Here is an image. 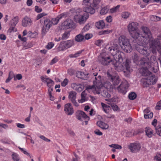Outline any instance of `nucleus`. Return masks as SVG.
<instances>
[{
    "label": "nucleus",
    "instance_id": "nucleus-48",
    "mask_svg": "<svg viewBox=\"0 0 161 161\" xmlns=\"http://www.w3.org/2000/svg\"><path fill=\"white\" fill-rule=\"evenodd\" d=\"M153 117V113H150L147 114H145L144 117L145 119L151 118Z\"/></svg>",
    "mask_w": 161,
    "mask_h": 161
},
{
    "label": "nucleus",
    "instance_id": "nucleus-62",
    "mask_svg": "<svg viewBox=\"0 0 161 161\" xmlns=\"http://www.w3.org/2000/svg\"><path fill=\"white\" fill-rule=\"evenodd\" d=\"M80 11V9H75V8H72L70 12L72 13L77 14V12H79Z\"/></svg>",
    "mask_w": 161,
    "mask_h": 161
},
{
    "label": "nucleus",
    "instance_id": "nucleus-12",
    "mask_svg": "<svg viewBox=\"0 0 161 161\" xmlns=\"http://www.w3.org/2000/svg\"><path fill=\"white\" fill-rule=\"evenodd\" d=\"M151 61L147 57H143L138 61V64L141 66H145L147 68L149 67V64H151Z\"/></svg>",
    "mask_w": 161,
    "mask_h": 161
},
{
    "label": "nucleus",
    "instance_id": "nucleus-45",
    "mask_svg": "<svg viewBox=\"0 0 161 161\" xmlns=\"http://www.w3.org/2000/svg\"><path fill=\"white\" fill-rule=\"evenodd\" d=\"M161 154L157 153L156 155L154 157V160L156 161H161Z\"/></svg>",
    "mask_w": 161,
    "mask_h": 161
},
{
    "label": "nucleus",
    "instance_id": "nucleus-18",
    "mask_svg": "<svg viewBox=\"0 0 161 161\" xmlns=\"http://www.w3.org/2000/svg\"><path fill=\"white\" fill-rule=\"evenodd\" d=\"M76 95V93L75 92H70L69 93V98L74 106L76 107H78L79 106V104L75 100Z\"/></svg>",
    "mask_w": 161,
    "mask_h": 161
},
{
    "label": "nucleus",
    "instance_id": "nucleus-37",
    "mask_svg": "<svg viewBox=\"0 0 161 161\" xmlns=\"http://www.w3.org/2000/svg\"><path fill=\"white\" fill-rule=\"evenodd\" d=\"M101 94L102 96L107 98H109L110 97V95L108 93L106 90H104L102 92Z\"/></svg>",
    "mask_w": 161,
    "mask_h": 161
},
{
    "label": "nucleus",
    "instance_id": "nucleus-2",
    "mask_svg": "<svg viewBox=\"0 0 161 161\" xmlns=\"http://www.w3.org/2000/svg\"><path fill=\"white\" fill-rule=\"evenodd\" d=\"M154 39H151L150 41L145 40L143 41H142L143 39H140L141 42L139 43V45L136 47V50L143 55L146 57L149 56L151 51H152L150 48V42Z\"/></svg>",
    "mask_w": 161,
    "mask_h": 161
},
{
    "label": "nucleus",
    "instance_id": "nucleus-44",
    "mask_svg": "<svg viewBox=\"0 0 161 161\" xmlns=\"http://www.w3.org/2000/svg\"><path fill=\"white\" fill-rule=\"evenodd\" d=\"M155 129L157 134L161 136V127L160 126H157L156 128Z\"/></svg>",
    "mask_w": 161,
    "mask_h": 161
},
{
    "label": "nucleus",
    "instance_id": "nucleus-11",
    "mask_svg": "<svg viewBox=\"0 0 161 161\" xmlns=\"http://www.w3.org/2000/svg\"><path fill=\"white\" fill-rule=\"evenodd\" d=\"M87 18L88 17H86L85 15L77 14L74 15L73 19L75 22L81 24L86 22Z\"/></svg>",
    "mask_w": 161,
    "mask_h": 161
},
{
    "label": "nucleus",
    "instance_id": "nucleus-26",
    "mask_svg": "<svg viewBox=\"0 0 161 161\" xmlns=\"http://www.w3.org/2000/svg\"><path fill=\"white\" fill-rule=\"evenodd\" d=\"M62 44L64 48H68L74 45V41L73 40H69L63 42Z\"/></svg>",
    "mask_w": 161,
    "mask_h": 161
},
{
    "label": "nucleus",
    "instance_id": "nucleus-41",
    "mask_svg": "<svg viewBox=\"0 0 161 161\" xmlns=\"http://www.w3.org/2000/svg\"><path fill=\"white\" fill-rule=\"evenodd\" d=\"M109 146L111 147H113L118 149H120L122 148V147L120 145L116 144H112L109 145Z\"/></svg>",
    "mask_w": 161,
    "mask_h": 161
},
{
    "label": "nucleus",
    "instance_id": "nucleus-49",
    "mask_svg": "<svg viewBox=\"0 0 161 161\" xmlns=\"http://www.w3.org/2000/svg\"><path fill=\"white\" fill-rule=\"evenodd\" d=\"M110 32V31H109L108 30H107L100 31L99 32V35H105L108 34Z\"/></svg>",
    "mask_w": 161,
    "mask_h": 161
},
{
    "label": "nucleus",
    "instance_id": "nucleus-57",
    "mask_svg": "<svg viewBox=\"0 0 161 161\" xmlns=\"http://www.w3.org/2000/svg\"><path fill=\"white\" fill-rule=\"evenodd\" d=\"M22 76L21 74H18L14 76V80H16V79L20 80L22 78Z\"/></svg>",
    "mask_w": 161,
    "mask_h": 161
},
{
    "label": "nucleus",
    "instance_id": "nucleus-19",
    "mask_svg": "<svg viewBox=\"0 0 161 161\" xmlns=\"http://www.w3.org/2000/svg\"><path fill=\"white\" fill-rule=\"evenodd\" d=\"M155 58L154 56H152L150 58V60L151 61V64H149V67H148L147 68H149L150 69L153 71L154 73H156L157 71V69L155 68L154 64H157V62L155 60Z\"/></svg>",
    "mask_w": 161,
    "mask_h": 161
},
{
    "label": "nucleus",
    "instance_id": "nucleus-24",
    "mask_svg": "<svg viewBox=\"0 0 161 161\" xmlns=\"http://www.w3.org/2000/svg\"><path fill=\"white\" fill-rule=\"evenodd\" d=\"M86 6L83 8V10L84 11L91 14H93L95 13V9L92 5H88Z\"/></svg>",
    "mask_w": 161,
    "mask_h": 161
},
{
    "label": "nucleus",
    "instance_id": "nucleus-59",
    "mask_svg": "<svg viewBox=\"0 0 161 161\" xmlns=\"http://www.w3.org/2000/svg\"><path fill=\"white\" fill-rule=\"evenodd\" d=\"M68 80L67 79H65L61 83V86H65L68 82Z\"/></svg>",
    "mask_w": 161,
    "mask_h": 161
},
{
    "label": "nucleus",
    "instance_id": "nucleus-60",
    "mask_svg": "<svg viewBox=\"0 0 161 161\" xmlns=\"http://www.w3.org/2000/svg\"><path fill=\"white\" fill-rule=\"evenodd\" d=\"M155 109L158 110L161 109V100L157 103V105L155 107Z\"/></svg>",
    "mask_w": 161,
    "mask_h": 161
},
{
    "label": "nucleus",
    "instance_id": "nucleus-16",
    "mask_svg": "<svg viewBox=\"0 0 161 161\" xmlns=\"http://www.w3.org/2000/svg\"><path fill=\"white\" fill-rule=\"evenodd\" d=\"M76 76L81 79L86 80L89 78L90 75L86 72L78 71L76 73Z\"/></svg>",
    "mask_w": 161,
    "mask_h": 161
},
{
    "label": "nucleus",
    "instance_id": "nucleus-10",
    "mask_svg": "<svg viewBox=\"0 0 161 161\" xmlns=\"http://www.w3.org/2000/svg\"><path fill=\"white\" fill-rule=\"evenodd\" d=\"M107 74L109 79L112 82L114 85H117L119 83L120 80L118 75H113L109 72H107Z\"/></svg>",
    "mask_w": 161,
    "mask_h": 161
},
{
    "label": "nucleus",
    "instance_id": "nucleus-38",
    "mask_svg": "<svg viewBox=\"0 0 161 161\" xmlns=\"http://www.w3.org/2000/svg\"><path fill=\"white\" fill-rule=\"evenodd\" d=\"M118 98L117 97L115 96L114 97L110 99H106L105 100L108 101V103H107L108 104H110L111 105V102H116L118 101Z\"/></svg>",
    "mask_w": 161,
    "mask_h": 161
},
{
    "label": "nucleus",
    "instance_id": "nucleus-22",
    "mask_svg": "<svg viewBox=\"0 0 161 161\" xmlns=\"http://www.w3.org/2000/svg\"><path fill=\"white\" fill-rule=\"evenodd\" d=\"M67 15V13H63L58 15L56 18L53 19L52 22V24L54 25L57 24L60 19L63 17H65Z\"/></svg>",
    "mask_w": 161,
    "mask_h": 161
},
{
    "label": "nucleus",
    "instance_id": "nucleus-31",
    "mask_svg": "<svg viewBox=\"0 0 161 161\" xmlns=\"http://www.w3.org/2000/svg\"><path fill=\"white\" fill-rule=\"evenodd\" d=\"M71 87L74 90L79 92H80L82 90V88L80 86V85H78L76 83H72L71 84Z\"/></svg>",
    "mask_w": 161,
    "mask_h": 161
},
{
    "label": "nucleus",
    "instance_id": "nucleus-46",
    "mask_svg": "<svg viewBox=\"0 0 161 161\" xmlns=\"http://www.w3.org/2000/svg\"><path fill=\"white\" fill-rule=\"evenodd\" d=\"M88 100V98L85 97H81V99L78 100V102L79 103H82Z\"/></svg>",
    "mask_w": 161,
    "mask_h": 161
},
{
    "label": "nucleus",
    "instance_id": "nucleus-30",
    "mask_svg": "<svg viewBox=\"0 0 161 161\" xmlns=\"http://www.w3.org/2000/svg\"><path fill=\"white\" fill-rule=\"evenodd\" d=\"M95 26L98 29H102L105 26V24L103 20H100L96 23Z\"/></svg>",
    "mask_w": 161,
    "mask_h": 161
},
{
    "label": "nucleus",
    "instance_id": "nucleus-23",
    "mask_svg": "<svg viewBox=\"0 0 161 161\" xmlns=\"http://www.w3.org/2000/svg\"><path fill=\"white\" fill-rule=\"evenodd\" d=\"M86 6L83 8V10L84 11L91 14H93L95 13V9L92 5H88Z\"/></svg>",
    "mask_w": 161,
    "mask_h": 161
},
{
    "label": "nucleus",
    "instance_id": "nucleus-8",
    "mask_svg": "<svg viewBox=\"0 0 161 161\" xmlns=\"http://www.w3.org/2000/svg\"><path fill=\"white\" fill-rule=\"evenodd\" d=\"M141 29L142 30V33L140 34L139 39L138 40L140 41V38L142 37L143 38V41L145 40L150 41L152 38V35L150 30L146 27L142 26L141 27Z\"/></svg>",
    "mask_w": 161,
    "mask_h": 161
},
{
    "label": "nucleus",
    "instance_id": "nucleus-5",
    "mask_svg": "<svg viewBox=\"0 0 161 161\" xmlns=\"http://www.w3.org/2000/svg\"><path fill=\"white\" fill-rule=\"evenodd\" d=\"M98 78V84H96L95 85L88 86L86 87V90L89 92H92L94 94H99L101 88L103 86L102 83L101 82V76L99 75L97 77Z\"/></svg>",
    "mask_w": 161,
    "mask_h": 161
},
{
    "label": "nucleus",
    "instance_id": "nucleus-40",
    "mask_svg": "<svg viewBox=\"0 0 161 161\" xmlns=\"http://www.w3.org/2000/svg\"><path fill=\"white\" fill-rule=\"evenodd\" d=\"M128 97L130 99L134 100L136 98V95L135 92H131L129 94Z\"/></svg>",
    "mask_w": 161,
    "mask_h": 161
},
{
    "label": "nucleus",
    "instance_id": "nucleus-1",
    "mask_svg": "<svg viewBox=\"0 0 161 161\" xmlns=\"http://www.w3.org/2000/svg\"><path fill=\"white\" fill-rule=\"evenodd\" d=\"M119 47L117 44L113 43L111 47L107 46L106 48H108V52L114 57V59L113 60H115L116 63L114 64L115 69L118 71H123L126 77H129L131 70L130 61L128 59L124 58V53L118 50Z\"/></svg>",
    "mask_w": 161,
    "mask_h": 161
},
{
    "label": "nucleus",
    "instance_id": "nucleus-14",
    "mask_svg": "<svg viewBox=\"0 0 161 161\" xmlns=\"http://www.w3.org/2000/svg\"><path fill=\"white\" fill-rule=\"evenodd\" d=\"M128 87L126 81L122 82L121 84L118 87V92L123 94H125L127 90Z\"/></svg>",
    "mask_w": 161,
    "mask_h": 161
},
{
    "label": "nucleus",
    "instance_id": "nucleus-27",
    "mask_svg": "<svg viewBox=\"0 0 161 161\" xmlns=\"http://www.w3.org/2000/svg\"><path fill=\"white\" fill-rule=\"evenodd\" d=\"M98 126L103 129H107L108 128V125L102 121H98L97 123Z\"/></svg>",
    "mask_w": 161,
    "mask_h": 161
},
{
    "label": "nucleus",
    "instance_id": "nucleus-36",
    "mask_svg": "<svg viewBox=\"0 0 161 161\" xmlns=\"http://www.w3.org/2000/svg\"><path fill=\"white\" fill-rule=\"evenodd\" d=\"M101 104L104 111L106 113H108L110 107L103 103H101Z\"/></svg>",
    "mask_w": 161,
    "mask_h": 161
},
{
    "label": "nucleus",
    "instance_id": "nucleus-42",
    "mask_svg": "<svg viewBox=\"0 0 161 161\" xmlns=\"http://www.w3.org/2000/svg\"><path fill=\"white\" fill-rule=\"evenodd\" d=\"M28 36L31 38H35L38 35V34L36 32H34L33 33H32L31 31H29L28 32Z\"/></svg>",
    "mask_w": 161,
    "mask_h": 161
},
{
    "label": "nucleus",
    "instance_id": "nucleus-3",
    "mask_svg": "<svg viewBox=\"0 0 161 161\" xmlns=\"http://www.w3.org/2000/svg\"><path fill=\"white\" fill-rule=\"evenodd\" d=\"M138 26V24L135 22L129 24L127 26L128 30L130 36L135 40L139 39L140 36Z\"/></svg>",
    "mask_w": 161,
    "mask_h": 161
},
{
    "label": "nucleus",
    "instance_id": "nucleus-13",
    "mask_svg": "<svg viewBox=\"0 0 161 161\" xmlns=\"http://www.w3.org/2000/svg\"><path fill=\"white\" fill-rule=\"evenodd\" d=\"M75 114L76 118L79 120L82 121L83 119H87L88 120L89 119V117L83 111L78 110L76 112Z\"/></svg>",
    "mask_w": 161,
    "mask_h": 161
},
{
    "label": "nucleus",
    "instance_id": "nucleus-33",
    "mask_svg": "<svg viewBox=\"0 0 161 161\" xmlns=\"http://www.w3.org/2000/svg\"><path fill=\"white\" fill-rule=\"evenodd\" d=\"M102 0H92L91 5L94 8H97L99 7V4Z\"/></svg>",
    "mask_w": 161,
    "mask_h": 161
},
{
    "label": "nucleus",
    "instance_id": "nucleus-64",
    "mask_svg": "<svg viewBox=\"0 0 161 161\" xmlns=\"http://www.w3.org/2000/svg\"><path fill=\"white\" fill-rule=\"evenodd\" d=\"M92 34H86L84 36V38L86 40H88L92 38Z\"/></svg>",
    "mask_w": 161,
    "mask_h": 161
},
{
    "label": "nucleus",
    "instance_id": "nucleus-51",
    "mask_svg": "<svg viewBox=\"0 0 161 161\" xmlns=\"http://www.w3.org/2000/svg\"><path fill=\"white\" fill-rule=\"evenodd\" d=\"M129 14L128 12H125L122 13V17L124 19H127L129 16Z\"/></svg>",
    "mask_w": 161,
    "mask_h": 161
},
{
    "label": "nucleus",
    "instance_id": "nucleus-20",
    "mask_svg": "<svg viewBox=\"0 0 161 161\" xmlns=\"http://www.w3.org/2000/svg\"><path fill=\"white\" fill-rule=\"evenodd\" d=\"M41 79L43 82H46L47 86L50 88L54 84L53 81L49 78H47V76H41Z\"/></svg>",
    "mask_w": 161,
    "mask_h": 161
},
{
    "label": "nucleus",
    "instance_id": "nucleus-55",
    "mask_svg": "<svg viewBox=\"0 0 161 161\" xmlns=\"http://www.w3.org/2000/svg\"><path fill=\"white\" fill-rule=\"evenodd\" d=\"M15 26H13V25H10V27L8 30V32H9L10 33H11L12 31H16L17 29L16 28H15Z\"/></svg>",
    "mask_w": 161,
    "mask_h": 161
},
{
    "label": "nucleus",
    "instance_id": "nucleus-53",
    "mask_svg": "<svg viewBox=\"0 0 161 161\" xmlns=\"http://www.w3.org/2000/svg\"><path fill=\"white\" fill-rule=\"evenodd\" d=\"M18 147L19 148V149L20 150V151L21 152H22L24 154L28 155L30 157H31V156L30 155V154L28 153L26 151H25V149L22 148L20 147Z\"/></svg>",
    "mask_w": 161,
    "mask_h": 161
},
{
    "label": "nucleus",
    "instance_id": "nucleus-17",
    "mask_svg": "<svg viewBox=\"0 0 161 161\" xmlns=\"http://www.w3.org/2000/svg\"><path fill=\"white\" fill-rule=\"evenodd\" d=\"M64 111L68 115H72L74 113V110L71 104L70 103L66 104L64 105Z\"/></svg>",
    "mask_w": 161,
    "mask_h": 161
},
{
    "label": "nucleus",
    "instance_id": "nucleus-15",
    "mask_svg": "<svg viewBox=\"0 0 161 161\" xmlns=\"http://www.w3.org/2000/svg\"><path fill=\"white\" fill-rule=\"evenodd\" d=\"M141 147L139 143H132L129 146V148L132 153H136L138 152Z\"/></svg>",
    "mask_w": 161,
    "mask_h": 161
},
{
    "label": "nucleus",
    "instance_id": "nucleus-52",
    "mask_svg": "<svg viewBox=\"0 0 161 161\" xmlns=\"http://www.w3.org/2000/svg\"><path fill=\"white\" fill-rule=\"evenodd\" d=\"M139 57L137 55V54H134V56L133 57V59L134 60V62L136 64H138V61H139L138 60Z\"/></svg>",
    "mask_w": 161,
    "mask_h": 161
},
{
    "label": "nucleus",
    "instance_id": "nucleus-56",
    "mask_svg": "<svg viewBox=\"0 0 161 161\" xmlns=\"http://www.w3.org/2000/svg\"><path fill=\"white\" fill-rule=\"evenodd\" d=\"M91 0H83L82 4L85 5H91L90 2Z\"/></svg>",
    "mask_w": 161,
    "mask_h": 161
},
{
    "label": "nucleus",
    "instance_id": "nucleus-28",
    "mask_svg": "<svg viewBox=\"0 0 161 161\" xmlns=\"http://www.w3.org/2000/svg\"><path fill=\"white\" fill-rule=\"evenodd\" d=\"M145 132L146 135L149 138L152 137L153 133V130L149 127H146L145 128Z\"/></svg>",
    "mask_w": 161,
    "mask_h": 161
},
{
    "label": "nucleus",
    "instance_id": "nucleus-6",
    "mask_svg": "<svg viewBox=\"0 0 161 161\" xmlns=\"http://www.w3.org/2000/svg\"><path fill=\"white\" fill-rule=\"evenodd\" d=\"M98 59L101 64L104 65H107L111 63L114 67L115 63H116L115 60H114L111 59L110 57L105 55V53H102L98 57Z\"/></svg>",
    "mask_w": 161,
    "mask_h": 161
},
{
    "label": "nucleus",
    "instance_id": "nucleus-50",
    "mask_svg": "<svg viewBox=\"0 0 161 161\" xmlns=\"http://www.w3.org/2000/svg\"><path fill=\"white\" fill-rule=\"evenodd\" d=\"M69 33L67 32H65L63 34L62 37V39L63 40H64L67 39L69 36Z\"/></svg>",
    "mask_w": 161,
    "mask_h": 161
},
{
    "label": "nucleus",
    "instance_id": "nucleus-4",
    "mask_svg": "<svg viewBox=\"0 0 161 161\" xmlns=\"http://www.w3.org/2000/svg\"><path fill=\"white\" fill-rule=\"evenodd\" d=\"M119 42L121 48L126 52L130 53L132 51V47L129 40L125 36H120L119 38Z\"/></svg>",
    "mask_w": 161,
    "mask_h": 161
},
{
    "label": "nucleus",
    "instance_id": "nucleus-43",
    "mask_svg": "<svg viewBox=\"0 0 161 161\" xmlns=\"http://www.w3.org/2000/svg\"><path fill=\"white\" fill-rule=\"evenodd\" d=\"M87 158L88 160H89L90 159H91L92 161H97L96 159L94 156L90 154H88L87 155Z\"/></svg>",
    "mask_w": 161,
    "mask_h": 161
},
{
    "label": "nucleus",
    "instance_id": "nucleus-9",
    "mask_svg": "<svg viewBox=\"0 0 161 161\" xmlns=\"http://www.w3.org/2000/svg\"><path fill=\"white\" fill-rule=\"evenodd\" d=\"M44 25L42 29V34H45L52 25V21L48 19L44 20Z\"/></svg>",
    "mask_w": 161,
    "mask_h": 161
},
{
    "label": "nucleus",
    "instance_id": "nucleus-61",
    "mask_svg": "<svg viewBox=\"0 0 161 161\" xmlns=\"http://www.w3.org/2000/svg\"><path fill=\"white\" fill-rule=\"evenodd\" d=\"M39 137L45 141L46 142H50V140L46 138L45 136L43 135H41L39 136Z\"/></svg>",
    "mask_w": 161,
    "mask_h": 161
},
{
    "label": "nucleus",
    "instance_id": "nucleus-39",
    "mask_svg": "<svg viewBox=\"0 0 161 161\" xmlns=\"http://www.w3.org/2000/svg\"><path fill=\"white\" fill-rule=\"evenodd\" d=\"M108 10L109 8L107 6L101 9L100 13L101 14H105L108 13Z\"/></svg>",
    "mask_w": 161,
    "mask_h": 161
},
{
    "label": "nucleus",
    "instance_id": "nucleus-7",
    "mask_svg": "<svg viewBox=\"0 0 161 161\" xmlns=\"http://www.w3.org/2000/svg\"><path fill=\"white\" fill-rule=\"evenodd\" d=\"M157 81V79L151 73L147 77H144L142 79L143 86L144 87H147L149 85H153L156 83Z\"/></svg>",
    "mask_w": 161,
    "mask_h": 161
},
{
    "label": "nucleus",
    "instance_id": "nucleus-32",
    "mask_svg": "<svg viewBox=\"0 0 161 161\" xmlns=\"http://www.w3.org/2000/svg\"><path fill=\"white\" fill-rule=\"evenodd\" d=\"M11 157L12 158L13 160V161H20V158L19 155L16 153L14 152L12 153Z\"/></svg>",
    "mask_w": 161,
    "mask_h": 161
},
{
    "label": "nucleus",
    "instance_id": "nucleus-29",
    "mask_svg": "<svg viewBox=\"0 0 161 161\" xmlns=\"http://www.w3.org/2000/svg\"><path fill=\"white\" fill-rule=\"evenodd\" d=\"M64 25L66 26L67 28H72L74 26V23L71 19H68L64 22Z\"/></svg>",
    "mask_w": 161,
    "mask_h": 161
},
{
    "label": "nucleus",
    "instance_id": "nucleus-63",
    "mask_svg": "<svg viewBox=\"0 0 161 161\" xmlns=\"http://www.w3.org/2000/svg\"><path fill=\"white\" fill-rule=\"evenodd\" d=\"M111 106L113 109L114 111H117L119 109L118 107L116 105L114 104H111Z\"/></svg>",
    "mask_w": 161,
    "mask_h": 161
},
{
    "label": "nucleus",
    "instance_id": "nucleus-25",
    "mask_svg": "<svg viewBox=\"0 0 161 161\" xmlns=\"http://www.w3.org/2000/svg\"><path fill=\"white\" fill-rule=\"evenodd\" d=\"M139 72L142 75L144 76V77H147L150 74H151V72L146 69L143 68H141L139 70Z\"/></svg>",
    "mask_w": 161,
    "mask_h": 161
},
{
    "label": "nucleus",
    "instance_id": "nucleus-58",
    "mask_svg": "<svg viewBox=\"0 0 161 161\" xmlns=\"http://www.w3.org/2000/svg\"><path fill=\"white\" fill-rule=\"evenodd\" d=\"M54 44L51 42L49 43L46 46V47L48 49H50L52 48Z\"/></svg>",
    "mask_w": 161,
    "mask_h": 161
},
{
    "label": "nucleus",
    "instance_id": "nucleus-35",
    "mask_svg": "<svg viewBox=\"0 0 161 161\" xmlns=\"http://www.w3.org/2000/svg\"><path fill=\"white\" fill-rule=\"evenodd\" d=\"M19 18L16 16L14 18L10 21L11 25L15 26L19 21Z\"/></svg>",
    "mask_w": 161,
    "mask_h": 161
},
{
    "label": "nucleus",
    "instance_id": "nucleus-54",
    "mask_svg": "<svg viewBox=\"0 0 161 161\" xmlns=\"http://www.w3.org/2000/svg\"><path fill=\"white\" fill-rule=\"evenodd\" d=\"M68 73L70 75H74L75 72V70L72 69L70 68L67 71Z\"/></svg>",
    "mask_w": 161,
    "mask_h": 161
},
{
    "label": "nucleus",
    "instance_id": "nucleus-47",
    "mask_svg": "<svg viewBox=\"0 0 161 161\" xmlns=\"http://www.w3.org/2000/svg\"><path fill=\"white\" fill-rule=\"evenodd\" d=\"M90 27V26L89 24H87L84 27V28L82 29V32H85L86 31H88Z\"/></svg>",
    "mask_w": 161,
    "mask_h": 161
},
{
    "label": "nucleus",
    "instance_id": "nucleus-21",
    "mask_svg": "<svg viewBox=\"0 0 161 161\" xmlns=\"http://www.w3.org/2000/svg\"><path fill=\"white\" fill-rule=\"evenodd\" d=\"M31 24V19L27 17H25L22 20V25L24 27L30 26Z\"/></svg>",
    "mask_w": 161,
    "mask_h": 161
},
{
    "label": "nucleus",
    "instance_id": "nucleus-34",
    "mask_svg": "<svg viewBox=\"0 0 161 161\" xmlns=\"http://www.w3.org/2000/svg\"><path fill=\"white\" fill-rule=\"evenodd\" d=\"M84 39V37L83 35L80 34L76 36L75 37V40L77 42H81Z\"/></svg>",
    "mask_w": 161,
    "mask_h": 161
}]
</instances>
